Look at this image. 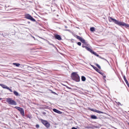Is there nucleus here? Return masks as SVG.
Masks as SVG:
<instances>
[{"mask_svg":"<svg viewBox=\"0 0 129 129\" xmlns=\"http://www.w3.org/2000/svg\"><path fill=\"white\" fill-rule=\"evenodd\" d=\"M9 103L10 105H16V102L12 100L11 99L9 98Z\"/></svg>","mask_w":129,"mask_h":129,"instance_id":"obj_5","label":"nucleus"},{"mask_svg":"<svg viewBox=\"0 0 129 129\" xmlns=\"http://www.w3.org/2000/svg\"><path fill=\"white\" fill-rule=\"evenodd\" d=\"M36 127L37 128H39V124H37L36 126Z\"/></svg>","mask_w":129,"mask_h":129,"instance_id":"obj_31","label":"nucleus"},{"mask_svg":"<svg viewBox=\"0 0 129 129\" xmlns=\"http://www.w3.org/2000/svg\"><path fill=\"white\" fill-rule=\"evenodd\" d=\"M76 38L77 39H79V40L81 39L82 38L81 37L77 35L76 36Z\"/></svg>","mask_w":129,"mask_h":129,"instance_id":"obj_24","label":"nucleus"},{"mask_svg":"<svg viewBox=\"0 0 129 129\" xmlns=\"http://www.w3.org/2000/svg\"><path fill=\"white\" fill-rule=\"evenodd\" d=\"M88 109H89V110L91 111L96 112V113H98L99 114H101V113L103 114V113H104L103 112L100 111L99 110H98L96 109H91L89 108H88Z\"/></svg>","mask_w":129,"mask_h":129,"instance_id":"obj_6","label":"nucleus"},{"mask_svg":"<svg viewBox=\"0 0 129 129\" xmlns=\"http://www.w3.org/2000/svg\"><path fill=\"white\" fill-rule=\"evenodd\" d=\"M26 116L27 117L29 118L30 119H31L32 117L30 115H27Z\"/></svg>","mask_w":129,"mask_h":129,"instance_id":"obj_25","label":"nucleus"},{"mask_svg":"<svg viewBox=\"0 0 129 129\" xmlns=\"http://www.w3.org/2000/svg\"><path fill=\"white\" fill-rule=\"evenodd\" d=\"M72 79L76 82H79L80 81V77L77 72L72 73L71 75Z\"/></svg>","mask_w":129,"mask_h":129,"instance_id":"obj_2","label":"nucleus"},{"mask_svg":"<svg viewBox=\"0 0 129 129\" xmlns=\"http://www.w3.org/2000/svg\"><path fill=\"white\" fill-rule=\"evenodd\" d=\"M81 80L82 81H84L86 80V78L85 77L83 76H82L81 77Z\"/></svg>","mask_w":129,"mask_h":129,"instance_id":"obj_16","label":"nucleus"},{"mask_svg":"<svg viewBox=\"0 0 129 129\" xmlns=\"http://www.w3.org/2000/svg\"><path fill=\"white\" fill-rule=\"evenodd\" d=\"M94 55H95L96 56H97L98 57H99V55L98 54H97L96 52H94V54H93Z\"/></svg>","mask_w":129,"mask_h":129,"instance_id":"obj_28","label":"nucleus"},{"mask_svg":"<svg viewBox=\"0 0 129 129\" xmlns=\"http://www.w3.org/2000/svg\"><path fill=\"white\" fill-rule=\"evenodd\" d=\"M82 47H83V48H84V47H85L86 48H89L87 47V46H86L84 45V44H83L82 45Z\"/></svg>","mask_w":129,"mask_h":129,"instance_id":"obj_21","label":"nucleus"},{"mask_svg":"<svg viewBox=\"0 0 129 129\" xmlns=\"http://www.w3.org/2000/svg\"><path fill=\"white\" fill-rule=\"evenodd\" d=\"M56 49L57 50V49Z\"/></svg>","mask_w":129,"mask_h":129,"instance_id":"obj_44","label":"nucleus"},{"mask_svg":"<svg viewBox=\"0 0 129 129\" xmlns=\"http://www.w3.org/2000/svg\"><path fill=\"white\" fill-rule=\"evenodd\" d=\"M41 121L47 128H48L50 127V124L47 121L41 119Z\"/></svg>","mask_w":129,"mask_h":129,"instance_id":"obj_3","label":"nucleus"},{"mask_svg":"<svg viewBox=\"0 0 129 129\" xmlns=\"http://www.w3.org/2000/svg\"><path fill=\"white\" fill-rule=\"evenodd\" d=\"M63 30L64 31H68L69 32H70V30L69 29H64Z\"/></svg>","mask_w":129,"mask_h":129,"instance_id":"obj_34","label":"nucleus"},{"mask_svg":"<svg viewBox=\"0 0 129 129\" xmlns=\"http://www.w3.org/2000/svg\"><path fill=\"white\" fill-rule=\"evenodd\" d=\"M14 94L17 96H20V95H19L18 93L15 91H14Z\"/></svg>","mask_w":129,"mask_h":129,"instance_id":"obj_15","label":"nucleus"},{"mask_svg":"<svg viewBox=\"0 0 129 129\" xmlns=\"http://www.w3.org/2000/svg\"><path fill=\"white\" fill-rule=\"evenodd\" d=\"M25 18L30 19L33 21L35 22L36 21L29 14H25Z\"/></svg>","mask_w":129,"mask_h":129,"instance_id":"obj_4","label":"nucleus"},{"mask_svg":"<svg viewBox=\"0 0 129 129\" xmlns=\"http://www.w3.org/2000/svg\"><path fill=\"white\" fill-rule=\"evenodd\" d=\"M63 85L64 86H66V87L67 88L69 89H72V88L71 87H68V86H67L66 85Z\"/></svg>","mask_w":129,"mask_h":129,"instance_id":"obj_29","label":"nucleus"},{"mask_svg":"<svg viewBox=\"0 0 129 129\" xmlns=\"http://www.w3.org/2000/svg\"><path fill=\"white\" fill-rule=\"evenodd\" d=\"M0 85L3 88H6V89H8V87L4 85V84H0Z\"/></svg>","mask_w":129,"mask_h":129,"instance_id":"obj_13","label":"nucleus"},{"mask_svg":"<svg viewBox=\"0 0 129 129\" xmlns=\"http://www.w3.org/2000/svg\"><path fill=\"white\" fill-rule=\"evenodd\" d=\"M85 128H91V127L89 126H86L85 127Z\"/></svg>","mask_w":129,"mask_h":129,"instance_id":"obj_33","label":"nucleus"},{"mask_svg":"<svg viewBox=\"0 0 129 129\" xmlns=\"http://www.w3.org/2000/svg\"><path fill=\"white\" fill-rule=\"evenodd\" d=\"M101 58H102V59H104L105 60H106L107 61V62H108V61L106 59H104V58H102V57H101Z\"/></svg>","mask_w":129,"mask_h":129,"instance_id":"obj_37","label":"nucleus"},{"mask_svg":"<svg viewBox=\"0 0 129 129\" xmlns=\"http://www.w3.org/2000/svg\"><path fill=\"white\" fill-rule=\"evenodd\" d=\"M7 100H8V98H7Z\"/></svg>","mask_w":129,"mask_h":129,"instance_id":"obj_42","label":"nucleus"},{"mask_svg":"<svg viewBox=\"0 0 129 129\" xmlns=\"http://www.w3.org/2000/svg\"><path fill=\"white\" fill-rule=\"evenodd\" d=\"M1 99L0 98V100H1Z\"/></svg>","mask_w":129,"mask_h":129,"instance_id":"obj_45","label":"nucleus"},{"mask_svg":"<svg viewBox=\"0 0 129 129\" xmlns=\"http://www.w3.org/2000/svg\"><path fill=\"white\" fill-rule=\"evenodd\" d=\"M90 30L91 31H93L95 30V28L94 27H91L90 28Z\"/></svg>","mask_w":129,"mask_h":129,"instance_id":"obj_19","label":"nucleus"},{"mask_svg":"<svg viewBox=\"0 0 129 129\" xmlns=\"http://www.w3.org/2000/svg\"><path fill=\"white\" fill-rule=\"evenodd\" d=\"M77 44L78 45H79V46H80L81 45V43L80 42H78L77 43Z\"/></svg>","mask_w":129,"mask_h":129,"instance_id":"obj_32","label":"nucleus"},{"mask_svg":"<svg viewBox=\"0 0 129 129\" xmlns=\"http://www.w3.org/2000/svg\"><path fill=\"white\" fill-rule=\"evenodd\" d=\"M87 50L89 51L91 53H92L93 54H94V52H95L94 51L92 50L91 49H87Z\"/></svg>","mask_w":129,"mask_h":129,"instance_id":"obj_14","label":"nucleus"},{"mask_svg":"<svg viewBox=\"0 0 129 129\" xmlns=\"http://www.w3.org/2000/svg\"><path fill=\"white\" fill-rule=\"evenodd\" d=\"M40 37V38H41V39H44L43 38H41V37Z\"/></svg>","mask_w":129,"mask_h":129,"instance_id":"obj_41","label":"nucleus"},{"mask_svg":"<svg viewBox=\"0 0 129 129\" xmlns=\"http://www.w3.org/2000/svg\"><path fill=\"white\" fill-rule=\"evenodd\" d=\"M50 90L51 92V93H53V94H54L55 95H58L57 94V93H55V92H54L52 90Z\"/></svg>","mask_w":129,"mask_h":129,"instance_id":"obj_22","label":"nucleus"},{"mask_svg":"<svg viewBox=\"0 0 129 129\" xmlns=\"http://www.w3.org/2000/svg\"><path fill=\"white\" fill-rule=\"evenodd\" d=\"M128 125H129V123H128Z\"/></svg>","mask_w":129,"mask_h":129,"instance_id":"obj_43","label":"nucleus"},{"mask_svg":"<svg viewBox=\"0 0 129 129\" xmlns=\"http://www.w3.org/2000/svg\"><path fill=\"white\" fill-rule=\"evenodd\" d=\"M15 108L16 109L18 110L19 111H20L22 108L20 107H18L16 106L15 107Z\"/></svg>","mask_w":129,"mask_h":129,"instance_id":"obj_17","label":"nucleus"},{"mask_svg":"<svg viewBox=\"0 0 129 129\" xmlns=\"http://www.w3.org/2000/svg\"><path fill=\"white\" fill-rule=\"evenodd\" d=\"M115 102L118 106H119L120 105L121 106L122 105L121 104V103L119 102H116L115 101Z\"/></svg>","mask_w":129,"mask_h":129,"instance_id":"obj_23","label":"nucleus"},{"mask_svg":"<svg viewBox=\"0 0 129 129\" xmlns=\"http://www.w3.org/2000/svg\"><path fill=\"white\" fill-rule=\"evenodd\" d=\"M33 38H34V37H33Z\"/></svg>","mask_w":129,"mask_h":129,"instance_id":"obj_46","label":"nucleus"},{"mask_svg":"<svg viewBox=\"0 0 129 129\" xmlns=\"http://www.w3.org/2000/svg\"><path fill=\"white\" fill-rule=\"evenodd\" d=\"M72 129H77V128L75 127H73L72 128Z\"/></svg>","mask_w":129,"mask_h":129,"instance_id":"obj_36","label":"nucleus"},{"mask_svg":"<svg viewBox=\"0 0 129 129\" xmlns=\"http://www.w3.org/2000/svg\"><path fill=\"white\" fill-rule=\"evenodd\" d=\"M54 37L56 39H57L59 40H60L62 39L60 36L59 35L56 34L55 35Z\"/></svg>","mask_w":129,"mask_h":129,"instance_id":"obj_8","label":"nucleus"},{"mask_svg":"<svg viewBox=\"0 0 129 129\" xmlns=\"http://www.w3.org/2000/svg\"><path fill=\"white\" fill-rule=\"evenodd\" d=\"M9 90L11 92H12V90L10 88H9Z\"/></svg>","mask_w":129,"mask_h":129,"instance_id":"obj_35","label":"nucleus"},{"mask_svg":"<svg viewBox=\"0 0 129 129\" xmlns=\"http://www.w3.org/2000/svg\"><path fill=\"white\" fill-rule=\"evenodd\" d=\"M83 43L84 44V45L86 46L87 47L88 46V45L87 44V43L85 42V43Z\"/></svg>","mask_w":129,"mask_h":129,"instance_id":"obj_30","label":"nucleus"},{"mask_svg":"<svg viewBox=\"0 0 129 129\" xmlns=\"http://www.w3.org/2000/svg\"><path fill=\"white\" fill-rule=\"evenodd\" d=\"M20 112L21 114L23 116H24V111L23 109L22 108V109H21L20 111Z\"/></svg>","mask_w":129,"mask_h":129,"instance_id":"obj_11","label":"nucleus"},{"mask_svg":"<svg viewBox=\"0 0 129 129\" xmlns=\"http://www.w3.org/2000/svg\"><path fill=\"white\" fill-rule=\"evenodd\" d=\"M27 23H28V24H30V22H29V21H28L27 22Z\"/></svg>","mask_w":129,"mask_h":129,"instance_id":"obj_39","label":"nucleus"},{"mask_svg":"<svg viewBox=\"0 0 129 129\" xmlns=\"http://www.w3.org/2000/svg\"><path fill=\"white\" fill-rule=\"evenodd\" d=\"M109 21L110 22H113L115 24L121 26H124L125 27H129V24H126L123 22H121L119 20H117L115 19L112 18V17H110L109 19Z\"/></svg>","mask_w":129,"mask_h":129,"instance_id":"obj_1","label":"nucleus"},{"mask_svg":"<svg viewBox=\"0 0 129 129\" xmlns=\"http://www.w3.org/2000/svg\"><path fill=\"white\" fill-rule=\"evenodd\" d=\"M91 66L96 71L99 73H100L101 75H102V74H103V73L101 72L100 70H99L96 67L94 66L93 65H91Z\"/></svg>","mask_w":129,"mask_h":129,"instance_id":"obj_7","label":"nucleus"},{"mask_svg":"<svg viewBox=\"0 0 129 129\" xmlns=\"http://www.w3.org/2000/svg\"><path fill=\"white\" fill-rule=\"evenodd\" d=\"M103 74H102V75H101L103 76L104 79H105L106 77V76L104 74V73H103Z\"/></svg>","mask_w":129,"mask_h":129,"instance_id":"obj_26","label":"nucleus"},{"mask_svg":"<svg viewBox=\"0 0 129 129\" xmlns=\"http://www.w3.org/2000/svg\"><path fill=\"white\" fill-rule=\"evenodd\" d=\"M53 111L55 112L56 113H57L58 114H61L62 113V112L57 110V109H53Z\"/></svg>","mask_w":129,"mask_h":129,"instance_id":"obj_10","label":"nucleus"},{"mask_svg":"<svg viewBox=\"0 0 129 129\" xmlns=\"http://www.w3.org/2000/svg\"><path fill=\"white\" fill-rule=\"evenodd\" d=\"M91 118L93 119H96L98 118L97 117L94 115H91Z\"/></svg>","mask_w":129,"mask_h":129,"instance_id":"obj_12","label":"nucleus"},{"mask_svg":"<svg viewBox=\"0 0 129 129\" xmlns=\"http://www.w3.org/2000/svg\"><path fill=\"white\" fill-rule=\"evenodd\" d=\"M43 114H46V113L45 112H43Z\"/></svg>","mask_w":129,"mask_h":129,"instance_id":"obj_40","label":"nucleus"},{"mask_svg":"<svg viewBox=\"0 0 129 129\" xmlns=\"http://www.w3.org/2000/svg\"><path fill=\"white\" fill-rule=\"evenodd\" d=\"M123 76L124 81H125V83H126L128 87L129 88V83H128V81L126 80L125 76L124 75Z\"/></svg>","mask_w":129,"mask_h":129,"instance_id":"obj_9","label":"nucleus"},{"mask_svg":"<svg viewBox=\"0 0 129 129\" xmlns=\"http://www.w3.org/2000/svg\"><path fill=\"white\" fill-rule=\"evenodd\" d=\"M64 27L66 28H67V27L66 26H64Z\"/></svg>","mask_w":129,"mask_h":129,"instance_id":"obj_38","label":"nucleus"},{"mask_svg":"<svg viewBox=\"0 0 129 129\" xmlns=\"http://www.w3.org/2000/svg\"><path fill=\"white\" fill-rule=\"evenodd\" d=\"M13 64L17 67H18L20 65V64L18 63H13Z\"/></svg>","mask_w":129,"mask_h":129,"instance_id":"obj_18","label":"nucleus"},{"mask_svg":"<svg viewBox=\"0 0 129 129\" xmlns=\"http://www.w3.org/2000/svg\"><path fill=\"white\" fill-rule=\"evenodd\" d=\"M80 41H81L82 43H85V40L83 38H81V39H80Z\"/></svg>","mask_w":129,"mask_h":129,"instance_id":"obj_20","label":"nucleus"},{"mask_svg":"<svg viewBox=\"0 0 129 129\" xmlns=\"http://www.w3.org/2000/svg\"><path fill=\"white\" fill-rule=\"evenodd\" d=\"M96 66L99 69H101V67L98 64H96Z\"/></svg>","mask_w":129,"mask_h":129,"instance_id":"obj_27","label":"nucleus"}]
</instances>
